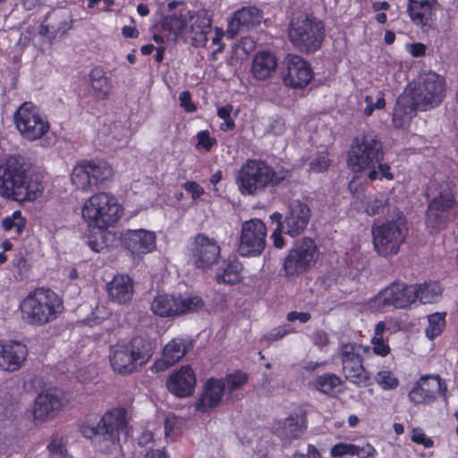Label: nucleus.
I'll use <instances>...</instances> for the list:
<instances>
[{
    "instance_id": "obj_35",
    "label": "nucleus",
    "mask_w": 458,
    "mask_h": 458,
    "mask_svg": "<svg viewBox=\"0 0 458 458\" xmlns=\"http://www.w3.org/2000/svg\"><path fill=\"white\" fill-rule=\"evenodd\" d=\"M434 0H409L408 12L411 20L420 25H426L431 19Z\"/></svg>"
},
{
    "instance_id": "obj_58",
    "label": "nucleus",
    "mask_w": 458,
    "mask_h": 458,
    "mask_svg": "<svg viewBox=\"0 0 458 458\" xmlns=\"http://www.w3.org/2000/svg\"><path fill=\"white\" fill-rule=\"evenodd\" d=\"M269 130L275 135H282L285 131L284 120L281 117H276L273 119Z\"/></svg>"
},
{
    "instance_id": "obj_11",
    "label": "nucleus",
    "mask_w": 458,
    "mask_h": 458,
    "mask_svg": "<svg viewBox=\"0 0 458 458\" xmlns=\"http://www.w3.org/2000/svg\"><path fill=\"white\" fill-rule=\"evenodd\" d=\"M81 213L89 226L105 229L121 217L122 208L114 196L99 192L85 201Z\"/></svg>"
},
{
    "instance_id": "obj_56",
    "label": "nucleus",
    "mask_w": 458,
    "mask_h": 458,
    "mask_svg": "<svg viewBox=\"0 0 458 458\" xmlns=\"http://www.w3.org/2000/svg\"><path fill=\"white\" fill-rule=\"evenodd\" d=\"M198 138V148H204L208 151L212 148L215 143V140L209 137V133L208 131H200L197 135Z\"/></svg>"
},
{
    "instance_id": "obj_44",
    "label": "nucleus",
    "mask_w": 458,
    "mask_h": 458,
    "mask_svg": "<svg viewBox=\"0 0 458 458\" xmlns=\"http://www.w3.org/2000/svg\"><path fill=\"white\" fill-rule=\"evenodd\" d=\"M375 380L384 390L395 389L399 385L398 378L388 370L378 371L375 376Z\"/></svg>"
},
{
    "instance_id": "obj_53",
    "label": "nucleus",
    "mask_w": 458,
    "mask_h": 458,
    "mask_svg": "<svg viewBox=\"0 0 458 458\" xmlns=\"http://www.w3.org/2000/svg\"><path fill=\"white\" fill-rule=\"evenodd\" d=\"M371 344L375 354L386 357L390 352V347L385 344L383 338L373 337L371 339Z\"/></svg>"
},
{
    "instance_id": "obj_42",
    "label": "nucleus",
    "mask_w": 458,
    "mask_h": 458,
    "mask_svg": "<svg viewBox=\"0 0 458 458\" xmlns=\"http://www.w3.org/2000/svg\"><path fill=\"white\" fill-rule=\"evenodd\" d=\"M222 380L225 383V392L233 398V392L241 389L247 383L248 376L243 372L237 371L227 375Z\"/></svg>"
},
{
    "instance_id": "obj_12",
    "label": "nucleus",
    "mask_w": 458,
    "mask_h": 458,
    "mask_svg": "<svg viewBox=\"0 0 458 458\" xmlns=\"http://www.w3.org/2000/svg\"><path fill=\"white\" fill-rule=\"evenodd\" d=\"M369 346L358 344H342L339 355L345 379L360 387L370 385L371 377L363 366V357L370 353Z\"/></svg>"
},
{
    "instance_id": "obj_59",
    "label": "nucleus",
    "mask_w": 458,
    "mask_h": 458,
    "mask_svg": "<svg viewBox=\"0 0 458 458\" xmlns=\"http://www.w3.org/2000/svg\"><path fill=\"white\" fill-rule=\"evenodd\" d=\"M376 169L378 173V177L377 179L386 178L387 180H392L394 178L393 174L390 172V166L387 164H382L379 162L376 165Z\"/></svg>"
},
{
    "instance_id": "obj_39",
    "label": "nucleus",
    "mask_w": 458,
    "mask_h": 458,
    "mask_svg": "<svg viewBox=\"0 0 458 458\" xmlns=\"http://www.w3.org/2000/svg\"><path fill=\"white\" fill-rule=\"evenodd\" d=\"M342 379L335 374L326 373L316 378L314 382L315 388L324 394L334 396L341 386Z\"/></svg>"
},
{
    "instance_id": "obj_2",
    "label": "nucleus",
    "mask_w": 458,
    "mask_h": 458,
    "mask_svg": "<svg viewBox=\"0 0 458 458\" xmlns=\"http://www.w3.org/2000/svg\"><path fill=\"white\" fill-rule=\"evenodd\" d=\"M39 180L19 157H9L0 165V195L15 201H31L42 192Z\"/></svg>"
},
{
    "instance_id": "obj_29",
    "label": "nucleus",
    "mask_w": 458,
    "mask_h": 458,
    "mask_svg": "<svg viewBox=\"0 0 458 458\" xmlns=\"http://www.w3.org/2000/svg\"><path fill=\"white\" fill-rule=\"evenodd\" d=\"M225 393V383L222 379L210 378L207 381L203 392L196 403V409L206 412L216 407Z\"/></svg>"
},
{
    "instance_id": "obj_20",
    "label": "nucleus",
    "mask_w": 458,
    "mask_h": 458,
    "mask_svg": "<svg viewBox=\"0 0 458 458\" xmlns=\"http://www.w3.org/2000/svg\"><path fill=\"white\" fill-rule=\"evenodd\" d=\"M446 386L439 376L421 377L409 393V399L415 404H428L437 396L445 395Z\"/></svg>"
},
{
    "instance_id": "obj_48",
    "label": "nucleus",
    "mask_w": 458,
    "mask_h": 458,
    "mask_svg": "<svg viewBox=\"0 0 458 458\" xmlns=\"http://www.w3.org/2000/svg\"><path fill=\"white\" fill-rule=\"evenodd\" d=\"M352 455H356L358 458H375L377 451L369 443L354 444Z\"/></svg>"
},
{
    "instance_id": "obj_37",
    "label": "nucleus",
    "mask_w": 458,
    "mask_h": 458,
    "mask_svg": "<svg viewBox=\"0 0 458 458\" xmlns=\"http://www.w3.org/2000/svg\"><path fill=\"white\" fill-rule=\"evenodd\" d=\"M416 289V300L423 304L437 302L442 296L443 288L437 282H427L413 285Z\"/></svg>"
},
{
    "instance_id": "obj_8",
    "label": "nucleus",
    "mask_w": 458,
    "mask_h": 458,
    "mask_svg": "<svg viewBox=\"0 0 458 458\" xmlns=\"http://www.w3.org/2000/svg\"><path fill=\"white\" fill-rule=\"evenodd\" d=\"M283 177L277 176L274 169L260 160H248L242 165L236 183L242 194L257 195L267 188L281 182Z\"/></svg>"
},
{
    "instance_id": "obj_13",
    "label": "nucleus",
    "mask_w": 458,
    "mask_h": 458,
    "mask_svg": "<svg viewBox=\"0 0 458 458\" xmlns=\"http://www.w3.org/2000/svg\"><path fill=\"white\" fill-rule=\"evenodd\" d=\"M318 255V249L312 239L303 238L297 242L284 259V276L293 279L308 272L316 265Z\"/></svg>"
},
{
    "instance_id": "obj_41",
    "label": "nucleus",
    "mask_w": 458,
    "mask_h": 458,
    "mask_svg": "<svg viewBox=\"0 0 458 458\" xmlns=\"http://www.w3.org/2000/svg\"><path fill=\"white\" fill-rule=\"evenodd\" d=\"M241 271L242 266L239 262H230L225 266L222 273L216 274V279L218 282L233 284L240 281Z\"/></svg>"
},
{
    "instance_id": "obj_51",
    "label": "nucleus",
    "mask_w": 458,
    "mask_h": 458,
    "mask_svg": "<svg viewBox=\"0 0 458 458\" xmlns=\"http://www.w3.org/2000/svg\"><path fill=\"white\" fill-rule=\"evenodd\" d=\"M112 138L120 144H125L128 141L130 132L129 130L122 125L114 124L111 129Z\"/></svg>"
},
{
    "instance_id": "obj_24",
    "label": "nucleus",
    "mask_w": 458,
    "mask_h": 458,
    "mask_svg": "<svg viewBox=\"0 0 458 458\" xmlns=\"http://www.w3.org/2000/svg\"><path fill=\"white\" fill-rule=\"evenodd\" d=\"M122 244L133 254H147L156 249V233L144 229L127 230L121 235Z\"/></svg>"
},
{
    "instance_id": "obj_54",
    "label": "nucleus",
    "mask_w": 458,
    "mask_h": 458,
    "mask_svg": "<svg viewBox=\"0 0 458 458\" xmlns=\"http://www.w3.org/2000/svg\"><path fill=\"white\" fill-rule=\"evenodd\" d=\"M354 444L340 443L331 448V454L334 457H341L346 454L352 455Z\"/></svg>"
},
{
    "instance_id": "obj_17",
    "label": "nucleus",
    "mask_w": 458,
    "mask_h": 458,
    "mask_svg": "<svg viewBox=\"0 0 458 458\" xmlns=\"http://www.w3.org/2000/svg\"><path fill=\"white\" fill-rule=\"evenodd\" d=\"M202 306L203 301L198 296L161 294L153 300L151 310L160 317H174L198 310Z\"/></svg>"
},
{
    "instance_id": "obj_52",
    "label": "nucleus",
    "mask_w": 458,
    "mask_h": 458,
    "mask_svg": "<svg viewBox=\"0 0 458 458\" xmlns=\"http://www.w3.org/2000/svg\"><path fill=\"white\" fill-rule=\"evenodd\" d=\"M411 439L412 442L422 445L427 448L433 445V441L420 428H412Z\"/></svg>"
},
{
    "instance_id": "obj_7",
    "label": "nucleus",
    "mask_w": 458,
    "mask_h": 458,
    "mask_svg": "<svg viewBox=\"0 0 458 458\" xmlns=\"http://www.w3.org/2000/svg\"><path fill=\"white\" fill-rule=\"evenodd\" d=\"M21 318L30 325H43L54 320L61 312L62 303L51 290L36 289L20 305Z\"/></svg>"
},
{
    "instance_id": "obj_60",
    "label": "nucleus",
    "mask_w": 458,
    "mask_h": 458,
    "mask_svg": "<svg viewBox=\"0 0 458 458\" xmlns=\"http://www.w3.org/2000/svg\"><path fill=\"white\" fill-rule=\"evenodd\" d=\"M313 342L317 346L322 348L327 345V344L329 343V339L327 333L323 331H318L314 334Z\"/></svg>"
},
{
    "instance_id": "obj_34",
    "label": "nucleus",
    "mask_w": 458,
    "mask_h": 458,
    "mask_svg": "<svg viewBox=\"0 0 458 458\" xmlns=\"http://www.w3.org/2000/svg\"><path fill=\"white\" fill-rule=\"evenodd\" d=\"M277 62L274 55L268 52L259 53L255 55L251 71L259 80H266L275 72Z\"/></svg>"
},
{
    "instance_id": "obj_28",
    "label": "nucleus",
    "mask_w": 458,
    "mask_h": 458,
    "mask_svg": "<svg viewBox=\"0 0 458 458\" xmlns=\"http://www.w3.org/2000/svg\"><path fill=\"white\" fill-rule=\"evenodd\" d=\"M212 33L211 20L204 12L193 13L189 22V30L185 41L196 47H200L206 46L208 42V34Z\"/></svg>"
},
{
    "instance_id": "obj_50",
    "label": "nucleus",
    "mask_w": 458,
    "mask_h": 458,
    "mask_svg": "<svg viewBox=\"0 0 458 458\" xmlns=\"http://www.w3.org/2000/svg\"><path fill=\"white\" fill-rule=\"evenodd\" d=\"M328 166V154L325 152L314 157L310 162V169L315 173L324 172L327 169Z\"/></svg>"
},
{
    "instance_id": "obj_31",
    "label": "nucleus",
    "mask_w": 458,
    "mask_h": 458,
    "mask_svg": "<svg viewBox=\"0 0 458 458\" xmlns=\"http://www.w3.org/2000/svg\"><path fill=\"white\" fill-rule=\"evenodd\" d=\"M108 297L118 304L129 302L133 295L131 279L127 275H117L108 284Z\"/></svg>"
},
{
    "instance_id": "obj_55",
    "label": "nucleus",
    "mask_w": 458,
    "mask_h": 458,
    "mask_svg": "<svg viewBox=\"0 0 458 458\" xmlns=\"http://www.w3.org/2000/svg\"><path fill=\"white\" fill-rule=\"evenodd\" d=\"M182 188L191 193L192 199H196L202 196L205 192L204 188L196 182H186L182 184Z\"/></svg>"
},
{
    "instance_id": "obj_62",
    "label": "nucleus",
    "mask_w": 458,
    "mask_h": 458,
    "mask_svg": "<svg viewBox=\"0 0 458 458\" xmlns=\"http://www.w3.org/2000/svg\"><path fill=\"white\" fill-rule=\"evenodd\" d=\"M410 53L415 56H422L425 55L426 52V46L422 43H414L410 46H408Z\"/></svg>"
},
{
    "instance_id": "obj_25",
    "label": "nucleus",
    "mask_w": 458,
    "mask_h": 458,
    "mask_svg": "<svg viewBox=\"0 0 458 458\" xmlns=\"http://www.w3.org/2000/svg\"><path fill=\"white\" fill-rule=\"evenodd\" d=\"M262 18V12L257 7H242L234 13L233 17L228 23L226 34L233 38L237 34L259 25Z\"/></svg>"
},
{
    "instance_id": "obj_46",
    "label": "nucleus",
    "mask_w": 458,
    "mask_h": 458,
    "mask_svg": "<svg viewBox=\"0 0 458 458\" xmlns=\"http://www.w3.org/2000/svg\"><path fill=\"white\" fill-rule=\"evenodd\" d=\"M389 205L388 199L384 196L374 197L370 199L365 208V212L369 216H376L384 213L386 208Z\"/></svg>"
},
{
    "instance_id": "obj_15",
    "label": "nucleus",
    "mask_w": 458,
    "mask_h": 458,
    "mask_svg": "<svg viewBox=\"0 0 458 458\" xmlns=\"http://www.w3.org/2000/svg\"><path fill=\"white\" fill-rule=\"evenodd\" d=\"M13 122L21 137L30 141L41 139L50 128L48 121L31 102H24L18 107Z\"/></svg>"
},
{
    "instance_id": "obj_49",
    "label": "nucleus",
    "mask_w": 458,
    "mask_h": 458,
    "mask_svg": "<svg viewBox=\"0 0 458 458\" xmlns=\"http://www.w3.org/2000/svg\"><path fill=\"white\" fill-rule=\"evenodd\" d=\"M379 97L374 102V98L371 96H366L365 102L366 107L364 108V114L366 116H370L375 109L381 110L386 106V100L382 94L379 93Z\"/></svg>"
},
{
    "instance_id": "obj_30",
    "label": "nucleus",
    "mask_w": 458,
    "mask_h": 458,
    "mask_svg": "<svg viewBox=\"0 0 458 458\" xmlns=\"http://www.w3.org/2000/svg\"><path fill=\"white\" fill-rule=\"evenodd\" d=\"M64 406L63 397L53 390L41 392L34 402L33 415L35 419L43 420L53 415Z\"/></svg>"
},
{
    "instance_id": "obj_19",
    "label": "nucleus",
    "mask_w": 458,
    "mask_h": 458,
    "mask_svg": "<svg viewBox=\"0 0 458 458\" xmlns=\"http://www.w3.org/2000/svg\"><path fill=\"white\" fill-rule=\"evenodd\" d=\"M221 249L214 238L198 233L191 243V254L197 267L207 269L215 265L220 257Z\"/></svg>"
},
{
    "instance_id": "obj_3",
    "label": "nucleus",
    "mask_w": 458,
    "mask_h": 458,
    "mask_svg": "<svg viewBox=\"0 0 458 458\" xmlns=\"http://www.w3.org/2000/svg\"><path fill=\"white\" fill-rule=\"evenodd\" d=\"M384 151L381 141L374 132L356 137L348 153V165L354 173L368 171V177L376 180L378 173L376 165L382 162Z\"/></svg>"
},
{
    "instance_id": "obj_43",
    "label": "nucleus",
    "mask_w": 458,
    "mask_h": 458,
    "mask_svg": "<svg viewBox=\"0 0 458 458\" xmlns=\"http://www.w3.org/2000/svg\"><path fill=\"white\" fill-rule=\"evenodd\" d=\"M445 326V314L435 313L428 316V327L426 328V335L434 339L439 335Z\"/></svg>"
},
{
    "instance_id": "obj_26",
    "label": "nucleus",
    "mask_w": 458,
    "mask_h": 458,
    "mask_svg": "<svg viewBox=\"0 0 458 458\" xmlns=\"http://www.w3.org/2000/svg\"><path fill=\"white\" fill-rule=\"evenodd\" d=\"M196 386V377L190 366H182L174 370L166 380L167 389L175 396L183 398L190 396Z\"/></svg>"
},
{
    "instance_id": "obj_64",
    "label": "nucleus",
    "mask_w": 458,
    "mask_h": 458,
    "mask_svg": "<svg viewBox=\"0 0 458 458\" xmlns=\"http://www.w3.org/2000/svg\"><path fill=\"white\" fill-rule=\"evenodd\" d=\"M286 333H287V331L284 328H276V329L272 330L266 336V338L268 341H277V340L282 339L286 335Z\"/></svg>"
},
{
    "instance_id": "obj_5",
    "label": "nucleus",
    "mask_w": 458,
    "mask_h": 458,
    "mask_svg": "<svg viewBox=\"0 0 458 458\" xmlns=\"http://www.w3.org/2000/svg\"><path fill=\"white\" fill-rule=\"evenodd\" d=\"M153 349L152 343L141 337H135L128 344L113 345L109 352L110 365L118 374H131L148 361Z\"/></svg>"
},
{
    "instance_id": "obj_45",
    "label": "nucleus",
    "mask_w": 458,
    "mask_h": 458,
    "mask_svg": "<svg viewBox=\"0 0 458 458\" xmlns=\"http://www.w3.org/2000/svg\"><path fill=\"white\" fill-rule=\"evenodd\" d=\"M24 220L20 211H15L12 216L5 217L2 225L4 231L14 230L16 234H21L24 227Z\"/></svg>"
},
{
    "instance_id": "obj_38",
    "label": "nucleus",
    "mask_w": 458,
    "mask_h": 458,
    "mask_svg": "<svg viewBox=\"0 0 458 458\" xmlns=\"http://www.w3.org/2000/svg\"><path fill=\"white\" fill-rule=\"evenodd\" d=\"M88 162L81 163L76 165L71 174L72 183L77 188L84 191H89L94 183L90 175Z\"/></svg>"
},
{
    "instance_id": "obj_57",
    "label": "nucleus",
    "mask_w": 458,
    "mask_h": 458,
    "mask_svg": "<svg viewBox=\"0 0 458 458\" xmlns=\"http://www.w3.org/2000/svg\"><path fill=\"white\" fill-rule=\"evenodd\" d=\"M176 418L167 417L165 420V437L167 441H173Z\"/></svg>"
},
{
    "instance_id": "obj_18",
    "label": "nucleus",
    "mask_w": 458,
    "mask_h": 458,
    "mask_svg": "<svg viewBox=\"0 0 458 458\" xmlns=\"http://www.w3.org/2000/svg\"><path fill=\"white\" fill-rule=\"evenodd\" d=\"M267 227L258 218L245 221L242 225L238 252L241 256L260 255L266 248Z\"/></svg>"
},
{
    "instance_id": "obj_10",
    "label": "nucleus",
    "mask_w": 458,
    "mask_h": 458,
    "mask_svg": "<svg viewBox=\"0 0 458 458\" xmlns=\"http://www.w3.org/2000/svg\"><path fill=\"white\" fill-rule=\"evenodd\" d=\"M428 196L432 200L428 207L427 226L433 230L441 229L454 218L457 210L449 184L432 181L428 187Z\"/></svg>"
},
{
    "instance_id": "obj_33",
    "label": "nucleus",
    "mask_w": 458,
    "mask_h": 458,
    "mask_svg": "<svg viewBox=\"0 0 458 458\" xmlns=\"http://www.w3.org/2000/svg\"><path fill=\"white\" fill-rule=\"evenodd\" d=\"M72 12L64 7L58 8L48 13L45 20L44 28L48 33L55 35L64 34L72 26Z\"/></svg>"
},
{
    "instance_id": "obj_6",
    "label": "nucleus",
    "mask_w": 458,
    "mask_h": 458,
    "mask_svg": "<svg viewBox=\"0 0 458 458\" xmlns=\"http://www.w3.org/2000/svg\"><path fill=\"white\" fill-rule=\"evenodd\" d=\"M325 36L322 22L307 13H295L293 14L288 37L291 43L301 52L313 53L317 51Z\"/></svg>"
},
{
    "instance_id": "obj_4",
    "label": "nucleus",
    "mask_w": 458,
    "mask_h": 458,
    "mask_svg": "<svg viewBox=\"0 0 458 458\" xmlns=\"http://www.w3.org/2000/svg\"><path fill=\"white\" fill-rule=\"evenodd\" d=\"M126 426V412L116 409L106 412L96 426L88 425L81 428L84 437L91 440L95 447L104 454L117 449L119 431Z\"/></svg>"
},
{
    "instance_id": "obj_40",
    "label": "nucleus",
    "mask_w": 458,
    "mask_h": 458,
    "mask_svg": "<svg viewBox=\"0 0 458 458\" xmlns=\"http://www.w3.org/2000/svg\"><path fill=\"white\" fill-rule=\"evenodd\" d=\"M94 186L110 179L113 175L112 167L106 162H88Z\"/></svg>"
},
{
    "instance_id": "obj_32",
    "label": "nucleus",
    "mask_w": 458,
    "mask_h": 458,
    "mask_svg": "<svg viewBox=\"0 0 458 458\" xmlns=\"http://www.w3.org/2000/svg\"><path fill=\"white\" fill-rule=\"evenodd\" d=\"M307 426L303 416H291L284 421L277 424L275 428V433L285 444L293 439L300 437L305 431Z\"/></svg>"
},
{
    "instance_id": "obj_22",
    "label": "nucleus",
    "mask_w": 458,
    "mask_h": 458,
    "mask_svg": "<svg viewBox=\"0 0 458 458\" xmlns=\"http://www.w3.org/2000/svg\"><path fill=\"white\" fill-rule=\"evenodd\" d=\"M192 341L188 338L176 337L167 343L162 352V356L151 367V370L158 373L165 371L180 361L192 348Z\"/></svg>"
},
{
    "instance_id": "obj_36",
    "label": "nucleus",
    "mask_w": 458,
    "mask_h": 458,
    "mask_svg": "<svg viewBox=\"0 0 458 458\" xmlns=\"http://www.w3.org/2000/svg\"><path fill=\"white\" fill-rule=\"evenodd\" d=\"M89 82L93 94L98 99H105L111 91V82L104 71L100 68H94L89 73Z\"/></svg>"
},
{
    "instance_id": "obj_63",
    "label": "nucleus",
    "mask_w": 458,
    "mask_h": 458,
    "mask_svg": "<svg viewBox=\"0 0 458 458\" xmlns=\"http://www.w3.org/2000/svg\"><path fill=\"white\" fill-rule=\"evenodd\" d=\"M181 106H183L187 111L193 110V105L191 100V94L188 91H182L179 95Z\"/></svg>"
},
{
    "instance_id": "obj_14",
    "label": "nucleus",
    "mask_w": 458,
    "mask_h": 458,
    "mask_svg": "<svg viewBox=\"0 0 458 458\" xmlns=\"http://www.w3.org/2000/svg\"><path fill=\"white\" fill-rule=\"evenodd\" d=\"M168 9L170 13L166 14L160 23V34H155L153 39L158 44L165 41L175 42L178 39L185 41L192 12L182 4L174 1L168 4Z\"/></svg>"
},
{
    "instance_id": "obj_47",
    "label": "nucleus",
    "mask_w": 458,
    "mask_h": 458,
    "mask_svg": "<svg viewBox=\"0 0 458 458\" xmlns=\"http://www.w3.org/2000/svg\"><path fill=\"white\" fill-rule=\"evenodd\" d=\"M232 111L233 106L231 105L219 107L217 110V115L224 120V123H221V129L224 131L233 130L234 128V122L231 118Z\"/></svg>"
},
{
    "instance_id": "obj_1",
    "label": "nucleus",
    "mask_w": 458,
    "mask_h": 458,
    "mask_svg": "<svg viewBox=\"0 0 458 458\" xmlns=\"http://www.w3.org/2000/svg\"><path fill=\"white\" fill-rule=\"evenodd\" d=\"M445 95V79L429 72L420 76L418 85L408 96L401 97L394 112L395 126H404L417 110L426 111L440 105Z\"/></svg>"
},
{
    "instance_id": "obj_23",
    "label": "nucleus",
    "mask_w": 458,
    "mask_h": 458,
    "mask_svg": "<svg viewBox=\"0 0 458 458\" xmlns=\"http://www.w3.org/2000/svg\"><path fill=\"white\" fill-rule=\"evenodd\" d=\"M286 73L284 81L293 88L307 86L313 77L310 65L302 57L296 55H288L285 58Z\"/></svg>"
},
{
    "instance_id": "obj_21",
    "label": "nucleus",
    "mask_w": 458,
    "mask_h": 458,
    "mask_svg": "<svg viewBox=\"0 0 458 458\" xmlns=\"http://www.w3.org/2000/svg\"><path fill=\"white\" fill-rule=\"evenodd\" d=\"M311 216L309 206L299 200H292L284 217L283 231L285 234L295 237L306 229Z\"/></svg>"
},
{
    "instance_id": "obj_27",
    "label": "nucleus",
    "mask_w": 458,
    "mask_h": 458,
    "mask_svg": "<svg viewBox=\"0 0 458 458\" xmlns=\"http://www.w3.org/2000/svg\"><path fill=\"white\" fill-rule=\"evenodd\" d=\"M28 355L25 344L17 341L0 343V368L7 371H14L21 368Z\"/></svg>"
},
{
    "instance_id": "obj_61",
    "label": "nucleus",
    "mask_w": 458,
    "mask_h": 458,
    "mask_svg": "<svg viewBox=\"0 0 458 458\" xmlns=\"http://www.w3.org/2000/svg\"><path fill=\"white\" fill-rule=\"evenodd\" d=\"M287 319L289 321L300 320L302 323H306L310 319V315L307 312H296L293 311L288 313Z\"/></svg>"
},
{
    "instance_id": "obj_16",
    "label": "nucleus",
    "mask_w": 458,
    "mask_h": 458,
    "mask_svg": "<svg viewBox=\"0 0 458 458\" xmlns=\"http://www.w3.org/2000/svg\"><path fill=\"white\" fill-rule=\"evenodd\" d=\"M416 301V289L403 283H393L369 300V305L377 310L389 307L403 309Z\"/></svg>"
},
{
    "instance_id": "obj_9",
    "label": "nucleus",
    "mask_w": 458,
    "mask_h": 458,
    "mask_svg": "<svg viewBox=\"0 0 458 458\" xmlns=\"http://www.w3.org/2000/svg\"><path fill=\"white\" fill-rule=\"evenodd\" d=\"M408 227L403 214L394 209L390 220L372 227L373 243L379 255L396 254L404 242Z\"/></svg>"
}]
</instances>
